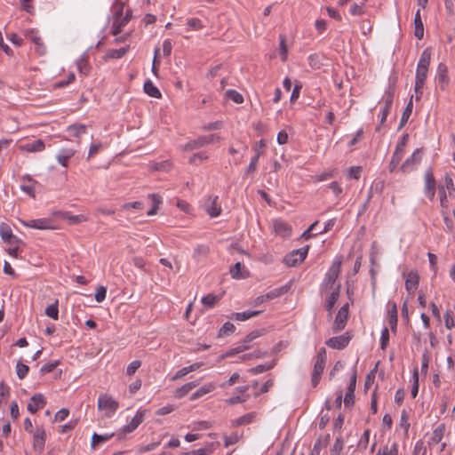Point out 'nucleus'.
Returning <instances> with one entry per match:
<instances>
[{
	"instance_id": "f257e3e1",
	"label": "nucleus",
	"mask_w": 455,
	"mask_h": 455,
	"mask_svg": "<svg viewBox=\"0 0 455 455\" xmlns=\"http://www.w3.org/2000/svg\"><path fill=\"white\" fill-rule=\"evenodd\" d=\"M119 403L111 395L108 394H100L98 398L97 408L103 411L107 417H111L118 409Z\"/></svg>"
},
{
	"instance_id": "f03ea898",
	"label": "nucleus",
	"mask_w": 455,
	"mask_h": 455,
	"mask_svg": "<svg viewBox=\"0 0 455 455\" xmlns=\"http://www.w3.org/2000/svg\"><path fill=\"white\" fill-rule=\"evenodd\" d=\"M309 250V245H306L298 250H293L283 258V262L288 267H296L304 261L307 257V251Z\"/></svg>"
},
{
	"instance_id": "7ed1b4c3",
	"label": "nucleus",
	"mask_w": 455,
	"mask_h": 455,
	"mask_svg": "<svg viewBox=\"0 0 455 455\" xmlns=\"http://www.w3.org/2000/svg\"><path fill=\"white\" fill-rule=\"evenodd\" d=\"M422 148H417L400 166L403 173H408L417 169L422 160Z\"/></svg>"
},
{
	"instance_id": "20e7f679",
	"label": "nucleus",
	"mask_w": 455,
	"mask_h": 455,
	"mask_svg": "<svg viewBox=\"0 0 455 455\" xmlns=\"http://www.w3.org/2000/svg\"><path fill=\"white\" fill-rule=\"evenodd\" d=\"M340 259H337L331 264L323 280V286L325 289L333 290L335 288V283L340 272Z\"/></svg>"
},
{
	"instance_id": "39448f33",
	"label": "nucleus",
	"mask_w": 455,
	"mask_h": 455,
	"mask_svg": "<svg viewBox=\"0 0 455 455\" xmlns=\"http://www.w3.org/2000/svg\"><path fill=\"white\" fill-rule=\"evenodd\" d=\"M220 140V137L216 134H212L209 136H201L196 140H191L186 143L183 147L185 151H192L194 149L200 148L207 144H212L218 142Z\"/></svg>"
},
{
	"instance_id": "423d86ee",
	"label": "nucleus",
	"mask_w": 455,
	"mask_h": 455,
	"mask_svg": "<svg viewBox=\"0 0 455 455\" xmlns=\"http://www.w3.org/2000/svg\"><path fill=\"white\" fill-rule=\"evenodd\" d=\"M347 317H348V304H346V305L342 306L338 311V314L335 317V320H334V323L332 325V331L337 333V332L342 331L347 324Z\"/></svg>"
},
{
	"instance_id": "0eeeda50",
	"label": "nucleus",
	"mask_w": 455,
	"mask_h": 455,
	"mask_svg": "<svg viewBox=\"0 0 455 455\" xmlns=\"http://www.w3.org/2000/svg\"><path fill=\"white\" fill-rule=\"evenodd\" d=\"M428 68L417 66L416 76H415V93L416 98L419 99L422 94V89L427 76Z\"/></svg>"
},
{
	"instance_id": "6e6552de",
	"label": "nucleus",
	"mask_w": 455,
	"mask_h": 455,
	"mask_svg": "<svg viewBox=\"0 0 455 455\" xmlns=\"http://www.w3.org/2000/svg\"><path fill=\"white\" fill-rule=\"evenodd\" d=\"M350 339L351 336L348 332H346L342 335L330 338L326 340L325 344L333 349H343L349 344Z\"/></svg>"
},
{
	"instance_id": "1a4fd4ad",
	"label": "nucleus",
	"mask_w": 455,
	"mask_h": 455,
	"mask_svg": "<svg viewBox=\"0 0 455 455\" xmlns=\"http://www.w3.org/2000/svg\"><path fill=\"white\" fill-rule=\"evenodd\" d=\"M46 441V433L43 427H37L33 435V447L38 452H42L44 449Z\"/></svg>"
},
{
	"instance_id": "9d476101",
	"label": "nucleus",
	"mask_w": 455,
	"mask_h": 455,
	"mask_svg": "<svg viewBox=\"0 0 455 455\" xmlns=\"http://www.w3.org/2000/svg\"><path fill=\"white\" fill-rule=\"evenodd\" d=\"M356 386V370H354L350 376V383L348 385L346 395L344 397V403L346 407H351L355 403V390Z\"/></svg>"
},
{
	"instance_id": "9b49d317",
	"label": "nucleus",
	"mask_w": 455,
	"mask_h": 455,
	"mask_svg": "<svg viewBox=\"0 0 455 455\" xmlns=\"http://www.w3.org/2000/svg\"><path fill=\"white\" fill-rule=\"evenodd\" d=\"M0 236L2 240L8 244H14L21 242L20 238L12 234L10 226L4 222L0 225Z\"/></svg>"
},
{
	"instance_id": "f8f14e48",
	"label": "nucleus",
	"mask_w": 455,
	"mask_h": 455,
	"mask_svg": "<svg viewBox=\"0 0 455 455\" xmlns=\"http://www.w3.org/2000/svg\"><path fill=\"white\" fill-rule=\"evenodd\" d=\"M425 194L430 200H433L435 195V180L431 168L425 173Z\"/></svg>"
},
{
	"instance_id": "ddd939ff",
	"label": "nucleus",
	"mask_w": 455,
	"mask_h": 455,
	"mask_svg": "<svg viewBox=\"0 0 455 455\" xmlns=\"http://www.w3.org/2000/svg\"><path fill=\"white\" fill-rule=\"evenodd\" d=\"M46 404V400L43 394L36 393L30 397V402L28 404V411L31 413H36Z\"/></svg>"
},
{
	"instance_id": "4468645a",
	"label": "nucleus",
	"mask_w": 455,
	"mask_h": 455,
	"mask_svg": "<svg viewBox=\"0 0 455 455\" xmlns=\"http://www.w3.org/2000/svg\"><path fill=\"white\" fill-rule=\"evenodd\" d=\"M218 198L217 196H210L204 204L205 211L211 217H217L221 212V208L217 204Z\"/></svg>"
},
{
	"instance_id": "2eb2a0df",
	"label": "nucleus",
	"mask_w": 455,
	"mask_h": 455,
	"mask_svg": "<svg viewBox=\"0 0 455 455\" xmlns=\"http://www.w3.org/2000/svg\"><path fill=\"white\" fill-rule=\"evenodd\" d=\"M436 81L441 90H445L449 84L448 68L443 63H440L437 67Z\"/></svg>"
},
{
	"instance_id": "dca6fc26",
	"label": "nucleus",
	"mask_w": 455,
	"mask_h": 455,
	"mask_svg": "<svg viewBox=\"0 0 455 455\" xmlns=\"http://www.w3.org/2000/svg\"><path fill=\"white\" fill-rule=\"evenodd\" d=\"M19 148L22 152L36 153V152L44 151L45 148V145H44V140L39 139V140H34L31 143L20 145L19 147Z\"/></svg>"
},
{
	"instance_id": "f3484780",
	"label": "nucleus",
	"mask_w": 455,
	"mask_h": 455,
	"mask_svg": "<svg viewBox=\"0 0 455 455\" xmlns=\"http://www.w3.org/2000/svg\"><path fill=\"white\" fill-rule=\"evenodd\" d=\"M419 275L417 271L409 272L405 280V289L409 293H413L419 287Z\"/></svg>"
},
{
	"instance_id": "a211bd4d",
	"label": "nucleus",
	"mask_w": 455,
	"mask_h": 455,
	"mask_svg": "<svg viewBox=\"0 0 455 455\" xmlns=\"http://www.w3.org/2000/svg\"><path fill=\"white\" fill-rule=\"evenodd\" d=\"M340 292V284L338 283L335 288L332 290L331 294L327 297L326 302H325V309L329 312L330 315H331V311L339 299Z\"/></svg>"
},
{
	"instance_id": "6ab92c4d",
	"label": "nucleus",
	"mask_w": 455,
	"mask_h": 455,
	"mask_svg": "<svg viewBox=\"0 0 455 455\" xmlns=\"http://www.w3.org/2000/svg\"><path fill=\"white\" fill-rule=\"evenodd\" d=\"M21 223L28 228H33L36 229H51L52 228L51 225V220L47 219H38V220H31L28 221H21Z\"/></svg>"
},
{
	"instance_id": "aec40b11",
	"label": "nucleus",
	"mask_w": 455,
	"mask_h": 455,
	"mask_svg": "<svg viewBox=\"0 0 455 455\" xmlns=\"http://www.w3.org/2000/svg\"><path fill=\"white\" fill-rule=\"evenodd\" d=\"M200 384V380H195L188 383H186L182 387L177 388L174 392V396L176 398H182L185 396L188 392H190L193 388L197 387Z\"/></svg>"
},
{
	"instance_id": "412c9836",
	"label": "nucleus",
	"mask_w": 455,
	"mask_h": 455,
	"mask_svg": "<svg viewBox=\"0 0 455 455\" xmlns=\"http://www.w3.org/2000/svg\"><path fill=\"white\" fill-rule=\"evenodd\" d=\"M58 215L60 218L68 220L69 224L72 225L87 221V218L84 215H73L69 212H60Z\"/></svg>"
},
{
	"instance_id": "4be33fe9",
	"label": "nucleus",
	"mask_w": 455,
	"mask_h": 455,
	"mask_svg": "<svg viewBox=\"0 0 455 455\" xmlns=\"http://www.w3.org/2000/svg\"><path fill=\"white\" fill-rule=\"evenodd\" d=\"M274 229L277 235H280L283 237L290 236L291 234V227L287 223L281 220H275L274 222Z\"/></svg>"
},
{
	"instance_id": "5701e85b",
	"label": "nucleus",
	"mask_w": 455,
	"mask_h": 455,
	"mask_svg": "<svg viewBox=\"0 0 455 455\" xmlns=\"http://www.w3.org/2000/svg\"><path fill=\"white\" fill-rule=\"evenodd\" d=\"M230 275L235 279H243L249 276V271L243 269L241 262L237 261L231 268Z\"/></svg>"
},
{
	"instance_id": "b1692460",
	"label": "nucleus",
	"mask_w": 455,
	"mask_h": 455,
	"mask_svg": "<svg viewBox=\"0 0 455 455\" xmlns=\"http://www.w3.org/2000/svg\"><path fill=\"white\" fill-rule=\"evenodd\" d=\"M23 182L28 181L29 184L23 183L20 185V189L30 196L31 197L35 198V190L33 184H36L37 182L34 180L29 175H26L22 178Z\"/></svg>"
},
{
	"instance_id": "393cba45",
	"label": "nucleus",
	"mask_w": 455,
	"mask_h": 455,
	"mask_svg": "<svg viewBox=\"0 0 455 455\" xmlns=\"http://www.w3.org/2000/svg\"><path fill=\"white\" fill-rule=\"evenodd\" d=\"M414 36L418 39H422L424 36V26L420 17V11L418 10L414 17Z\"/></svg>"
},
{
	"instance_id": "a878e982",
	"label": "nucleus",
	"mask_w": 455,
	"mask_h": 455,
	"mask_svg": "<svg viewBox=\"0 0 455 455\" xmlns=\"http://www.w3.org/2000/svg\"><path fill=\"white\" fill-rule=\"evenodd\" d=\"M397 307L395 303H393L391 308L388 311V323L392 332L395 333L397 330Z\"/></svg>"
},
{
	"instance_id": "bb28decb",
	"label": "nucleus",
	"mask_w": 455,
	"mask_h": 455,
	"mask_svg": "<svg viewBox=\"0 0 455 455\" xmlns=\"http://www.w3.org/2000/svg\"><path fill=\"white\" fill-rule=\"evenodd\" d=\"M74 155L75 150L73 149H61L56 158L60 164H61L63 167H67L68 159L71 158Z\"/></svg>"
},
{
	"instance_id": "cd10ccee",
	"label": "nucleus",
	"mask_w": 455,
	"mask_h": 455,
	"mask_svg": "<svg viewBox=\"0 0 455 455\" xmlns=\"http://www.w3.org/2000/svg\"><path fill=\"white\" fill-rule=\"evenodd\" d=\"M215 387H216L214 383L205 384L204 386L201 387L199 389H197L195 393L192 394L190 400L194 401L196 399H198L203 395L212 392L215 389Z\"/></svg>"
},
{
	"instance_id": "c85d7f7f",
	"label": "nucleus",
	"mask_w": 455,
	"mask_h": 455,
	"mask_svg": "<svg viewBox=\"0 0 455 455\" xmlns=\"http://www.w3.org/2000/svg\"><path fill=\"white\" fill-rule=\"evenodd\" d=\"M129 50V45H125L120 49L108 50L105 55V59H121L128 52Z\"/></svg>"
},
{
	"instance_id": "c756f323",
	"label": "nucleus",
	"mask_w": 455,
	"mask_h": 455,
	"mask_svg": "<svg viewBox=\"0 0 455 455\" xmlns=\"http://www.w3.org/2000/svg\"><path fill=\"white\" fill-rule=\"evenodd\" d=\"M394 94H395L394 88L389 87L388 91L386 92V95H385V103H384V107L381 110V114H389L390 113L391 107L393 104V100H394Z\"/></svg>"
},
{
	"instance_id": "7c9ffc66",
	"label": "nucleus",
	"mask_w": 455,
	"mask_h": 455,
	"mask_svg": "<svg viewBox=\"0 0 455 455\" xmlns=\"http://www.w3.org/2000/svg\"><path fill=\"white\" fill-rule=\"evenodd\" d=\"M444 431H445V425L444 424L439 425L433 431L432 436H431L430 441H429V444H437V443H439L441 442V440L443 439V435H444Z\"/></svg>"
},
{
	"instance_id": "2f4dec72",
	"label": "nucleus",
	"mask_w": 455,
	"mask_h": 455,
	"mask_svg": "<svg viewBox=\"0 0 455 455\" xmlns=\"http://www.w3.org/2000/svg\"><path fill=\"white\" fill-rule=\"evenodd\" d=\"M289 288L290 287L288 284L281 286L279 288H275V289L268 291L267 293L264 294L265 299H267V301L276 299V298L282 296L283 294L286 293L289 291Z\"/></svg>"
},
{
	"instance_id": "473e14b6",
	"label": "nucleus",
	"mask_w": 455,
	"mask_h": 455,
	"mask_svg": "<svg viewBox=\"0 0 455 455\" xmlns=\"http://www.w3.org/2000/svg\"><path fill=\"white\" fill-rule=\"evenodd\" d=\"M266 332H267L266 329L256 330V331L250 332L243 339V340L240 346H244V347H246V349H248L250 347V346H249L250 342H251L255 339L266 334Z\"/></svg>"
},
{
	"instance_id": "72a5a7b5",
	"label": "nucleus",
	"mask_w": 455,
	"mask_h": 455,
	"mask_svg": "<svg viewBox=\"0 0 455 455\" xmlns=\"http://www.w3.org/2000/svg\"><path fill=\"white\" fill-rule=\"evenodd\" d=\"M113 436H114V433L104 434V435H99L97 433H94L92 436V443H91L92 449L94 450L96 445L108 441Z\"/></svg>"
},
{
	"instance_id": "f704fd0d",
	"label": "nucleus",
	"mask_w": 455,
	"mask_h": 455,
	"mask_svg": "<svg viewBox=\"0 0 455 455\" xmlns=\"http://www.w3.org/2000/svg\"><path fill=\"white\" fill-rule=\"evenodd\" d=\"M210 253V247L206 244H198L194 251L193 258L200 260L201 258H206Z\"/></svg>"
},
{
	"instance_id": "c9c22d12",
	"label": "nucleus",
	"mask_w": 455,
	"mask_h": 455,
	"mask_svg": "<svg viewBox=\"0 0 455 455\" xmlns=\"http://www.w3.org/2000/svg\"><path fill=\"white\" fill-rule=\"evenodd\" d=\"M144 92L150 97H153V98H160L161 97V92L160 91L158 90V88H156L154 84L150 81V80H148L145 82L144 84Z\"/></svg>"
},
{
	"instance_id": "e433bc0d",
	"label": "nucleus",
	"mask_w": 455,
	"mask_h": 455,
	"mask_svg": "<svg viewBox=\"0 0 455 455\" xmlns=\"http://www.w3.org/2000/svg\"><path fill=\"white\" fill-rule=\"evenodd\" d=\"M408 140H409V134L406 133L402 137L401 140L396 145L395 150L393 155H398L399 157L403 158L404 148L407 145Z\"/></svg>"
},
{
	"instance_id": "4c0bfd02",
	"label": "nucleus",
	"mask_w": 455,
	"mask_h": 455,
	"mask_svg": "<svg viewBox=\"0 0 455 455\" xmlns=\"http://www.w3.org/2000/svg\"><path fill=\"white\" fill-rule=\"evenodd\" d=\"M24 36L27 39L32 41L37 46L43 45L42 39L38 36V33L36 30H34V29L26 30Z\"/></svg>"
},
{
	"instance_id": "58836bf2",
	"label": "nucleus",
	"mask_w": 455,
	"mask_h": 455,
	"mask_svg": "<svg viewBox=\"0 0 455 455\" xmlns=\"http://www.w3.org/2000/svg\"><path fill=\"white\" fill-rule=\"evenodd\" d=\"M77 68L80 73L84 75H88L91 70V66L87 60V58L84 56H81L77 60Z\"/></svg>"
},
{
	"instance_id": "ea45409f",
	"label": "nucleus",
	"mask_w": 455,
	"mask_h": 455,
	"mask_svg": "<svg viewBox=\"0 0 455 455\" xmlns=\"http://www.w3.org/2000/svg\"><path fill=\"white\" fill-rule=\"evenodd\" d=\"M430 60H431V50H430V48H426L420 55L419 60L418 62V66L428 68L429 64H430Z\"/></svg>"
},
{
	"instance_id": "a19ab883",
	"label": "nucleus",
	"mask_w": 455,
	"mask_h": 455,
	"mask_svg": "<svg viewBox=\"0 0 455 455\" xmlns=\"http://www.w3.org/2000/svg\"><path fill=\"white\" fill-rule=\"evenodd\" d=\"M225 97L226 99L231 100L237 104H240L243 101V95L235 90H228L225 92Z\"/></svg>"
},
{
	"instance_id": "79ce46f5",
	"label": "nucleus",
	"mask_w": 455,
	"mask_h": 455,
	"mask_svg": "<svg viewBox=\"0 0 455 455\" xmlns=\"http://www.w3.org/2000/svg\"><path fill=\"white\" fill-rule=\"evenodd\" d=\"M261 313L259 310L256 311H244L242 313H235V319L237 321H245L248 320L253 316H257Z\"/></svg>"
},
{
	"instance_id": "37998d69",
	"label": "nucleus",
	"mask_w": 455,
	"mask_h": 455,
	"mask_svg": "<svg viewBox=\"0 0 455 455\" xmlns=\"http://www.w3.org/2000/svg\"><path fill=\"white\" fill-rule=\"evenodd\" d=\"M68 131L70 132L71 136L79 137L85 132L86 126L84 124H72L68 127Z\"/></svg>"
},
{
	"instance_id": "c03bdc74",
	"label": "nucleus",
	"mask_w": 455,
	"mask_h": 455,
	"mask_svg": "<svg viewBox=\"0 0 455 455\" xmlns=\"http://www.w3.org/2000/svg\"><path fill=\"white\" fill-rule=\"evenodd\" d=\"M275 364H276V361L274 360L269 364H259L253 368H251L249 370V371L251 372L252 374H259V373H262L264 371H267L272 369Z\"/></svg>"
},
{
	"instance_id": "a18cd8bd",
	"label": "nucleus",
	"mask_w": 455,
	"mask_h": 455,
	"mask_svg": "<svg viewBox=\"0 0 455 455\" xmlns=\"http://www.w3.org/2000/svg\"><path fill=\"white\" fill-rule=\"evenodd\" d=\"M45 314L47 316L52 318L53 320H58V318H59L58 300H56L55 303L49 305L45 308Z\"/></svg>"
},
{
	"instance_id": "49530a36",
	"label": "nucleus",
	"mask_w": 455,
	"mask_h": 455,
	"mask_svg": "<svg viewBox=\"0 0 455 455\" xmlns=\"http://www.w3.org/2000/svg\"><path fill=\"white\" fill-rule=\"evenodd\" d=\"M214 450V443H210L209 445L200 448L198 450H194L191 451H188V455H210L213 452Z\"/></svg>"
},
{
	"instance_id": "de8ad7c7",
	"label": "nucleus",
	"mask_w": 455,
	"mask_h": 455,
	"mask_svg": "<svg viewBox=\"0 0 455 455\" xmlns=\"http://www.w3.org/2000/svg\"><path fill=\"white\" fill-rule=\"evenodd\" d=\"M377 455H398V444L394 443L391 447L386 445L378 451Z\"/></svg>"
},
{
	"instance_id": "09e8293b",
	"label": "nucleus",
	"mask_w": 455,
	"mask_h": 455,
	"mask_svg": "<svg viewBox=\"0 0 455 455\" xmlns=\"http://www.w3.org/2000/svg\"><path fill=\"white\" fill-rule=\"evenodd\" d=\"M254 417H255L254 413L244 414V415L241 416L240 418L236 419L234 421L233 425L234 426H242V425L250 424L251 422H252Z\"/></svg>"
},
{
	"instance_id": "8fccbe9b",
	"label": "nucleus",
	"mask_w": 455,
	"mask_h": 455,
	"mask_svg": "<svg viewBox=\"0 0 455 455\" xmlns=\"http://www.w3.org/2000/svg\"><path fill=\"white\" fill-rule=\"evenodd\" d=\"M235 330V325L230 322H226L219 331V336H228Z\"/></svg>"
},
{
	"instance_id": "3c124183",
	"label": "nucleus",
	"mask_w": 455,
	"mask_h": 455,
	"mask_svg": "<svg viewBox=\"0 0 455 455\" xmlns=\"http://www.w3.org/2000/svg\"><path fill=\"white\" fill-rule=\"evenodd\" d=\"M255 150H256V155L251 158L249 165L245 169V173L246 174L254 172L257 170V164H258V162H259V158L260 153H259V151L258 149H255Z\"/></svg>"
},
{
	"instance_id": "603ef678",
	"label": "nucleus",
	"mask_w": 455,
	"mask_h": 455,
	"mask_svg": "<svg viewBox=\"0 0 455 455\" xmlns=\"http://www.w3.org/2000/svg\"><path fill=\"white\" fill-rule=\"evenodd\" d=\"M219 300L220 297L213 294H208L203 297L202 303L207 307H212Z\"/></svg>"
},
{
	"instance_id": "864d4df0",
	"label": "nucleus",
	"mask_w": 455,
	"mask_h": 455,
	"mask_svg": "<svg viewBox=\"0 0 455 455\" xmlns=\"http://www.w3.org/2000/svg\"><path fill=\"white\" fill-rule=\"evenodd\" d=\"M384 187H385L384 180L375 181L371 187L370 193L368 196V200L371 197L373 193L380 194L383 191Z\"/></svg>"
},
{
	"instance_id": "5fc2aeb1",
	"label": "nucleus",
	"mask_w": 455,
	"mask_h": 455,
	"mask_svg": "<svg viewBox=\"0 0 455 455\" xmlns=\"http://www.w3.org/2000/svg\"><path fill=\"white\" fill-rule=\"evenodd\" d=\"M172 163L166 160V161H162V162L154 164V165L152 166V169L154 171H158V172H168L172 169Z\"/></svg>"
},
{
	"instance_id": "6e6d98bb",
	"label": "nucleus",
	"mask_w": 455,
	"mask_h": 455,
	"mask_svg": "<svg viewBox=\"0 0 455 455\" xmlns=\"http://www.w3.org/2000/svg\"><path fill=\"white\" fill-rule=\"evenodd\" d=\"M29 371V367L24 363H18L16 364V373L20 379H23Z\"/></svg>"
},
{
	"instance_id": "4d7b16f0",
	"label": "nucleus",
	"mask_w": 455,
	"mask_h": 455,
	"mask_svg": "<svg viewBox=\"0 0 455 455\" xmlns=\"http://www.w3.org/2000/svg\"><path fill=\"white\" fill-rule=\"evenodd\" d=\"M412 379H413V384H412V387H411V396L413 398H415L418 395V392H419V372H418V369H414L413 371V374H412Z\"/></svg>"
},
{
	"instance_id": "13d9d810",
	"label": "nucleus",
	"mask_w": 455,
	"mask_h": 455,
	"mask_svg": "<svg viewBox=\"0 0 455 455\" xmlns=\"http://www.w3.org/2000/svg\"><path fill=\"white\" fill-rule=\"evenodd\" d=\"M389 341V331L387 327H385L381 331L380 336V348L385 350L388 345Z\"/></svg>"
},
{
	"instance_id": "bf43d9fd",
	"label": "nucleus",
	"mask_w": 455,
	"mask_h": 455,
	"mask_svg": "<svg viewBox=\"0 0 455 455\" xmlns=\"http://www.w3.org/2000/svg\"><path fill=\"white\" fill-rule=\"evenodd\" d=\"M59 364H60V361L47 363L41 367L40 373L42 375H44L46 373L52 372Z\"/></svg>"
},
{
	"instance_id": "052dcab7",
	"label": "nucleus",
	"mask_w": 455,
	"mask_h": 455,
	"mask_svg": "<svg viewBox=\"0 0 455 455\" xmlns=\"http://www.w3.org/2000/svg\"><path fill=\"white\" fill-rule=\"evenodd\" d=\"M140 366L141 362L140 360L132 361L126 368V374L128 376H132Z\"/></svg>"
},
{
	"instance_id": "680f3d73",
	"label": "nucleus",
	"mask_w": 455,
	"mask_h": 455,
	"mask_svg": "<svg viewBox=\"0 0 455 455\" xmlns=\"http://www.w3.org/2000/svg\"><path fill=\"white\" fill-rule=\"evenodd\" d=\"M362 172V167L351 166L347 171V178L358 180Z\"/></svg>"
},
{
	"instance_id": "e2e57ef3",
	"label": "nucleus",
	"mask_w": 455,
	"mask_h": 455,
	"mask_svg": "<svg viewBox=\"0 0 455 455\" xmlns=\"http://www.w3.org/2000/svg\"><path fill=\"white\" fill-rule=\"evenodd\" d=\"M144 416L145 413L143 411H138L129 424H131L136 429L143 422Z\"/></svg>"
},
{
	"instance_id": "0e129e2a",
	"label": "nucleus",
	"mask_w": 455,
	"mask_h": 455,
	"mask_svg": "<svg viewBox=\"0 0 455 455\" xmlns=\"http://www.w3.org/2000/svg\"><path fill=\"white\" fill-rule=\"evenodd\" d=\"M267 355V352L259 349L254 350L252 353L245 354L243 355V360H250L251 358H261Z\"/></svg>"
},
{
	"instance_id": "69168bd1",
	"label": "nucleus",
	"mask_w": 455,
	"mask_h": 455,
	"mask_svg": "<svg viewBox=\"0 0 455 455\" xmlns=\"http://www.w3.org/2000/svg\"><path fill=\"white\" fill-rule=\"evenodd\" d=\"M343 440L339 437L335 440L331 449V455H339L343 450Z\"/></svg>"
},
{
	"instance_id": "338daca9",
	"label": "nucleus",
	"mask_w": 455,
	"mask_h": 455,
	"mask_svg": "<svg viewBox=\"0 0 455 455\" xmlns=\"http://www.w3.org/2000/svg\"><path fill=\"white\" fill-rule=\"evenodd\" d=\"M107 288L105 286H99L95 293V300L97 302H102L106 299Z\"/></svg>"
},
{
	"instance_id": "774afa93",
	"label": "nucleus",
	"mask_w": 455,
	"mask_h": 455,
	"mask_svg": "<svg viewBox=\"0 0 455 455\" xmlns=\"http://www.w3.org/2000/svg\"><path fill=\"white\" fill-rule=\"evenodd\" d=\"M187 24L194 30H199L204 28L202 21L196 18L188 19Z\"/></svg>"
}]
</instances>
